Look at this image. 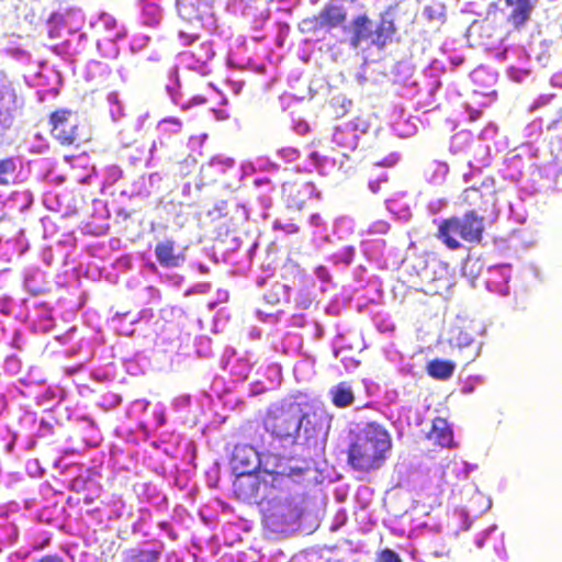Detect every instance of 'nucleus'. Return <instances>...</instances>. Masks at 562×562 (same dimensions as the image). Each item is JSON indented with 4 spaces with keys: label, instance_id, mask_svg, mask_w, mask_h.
I'll return each mask as SVG.
<instances>
[{
    "label": "nucleus",
    "instance_id": "f257e3e1",
    "mask_svg": "<svg viewBox=\"0 0 562 562\" xmlns=\"http://www.w3.org/2000/svg\"><path fill=\"white\" fill-rule=\"evenodd\" d=\"M392 448L389 431L375 422L368 423L347 450V462L352 470L369 473L380 469Z\"/></svg>",
    "mask_w": 562,
    "mask_h": 562
},
{
    "label": "nucleus",
    "instance_id": "f03ea898",
    "mask_svg": "<svg viewBox=\"0 0 562 562\" xmlns=\"http://www.w3.org/2000/svg\"><path fill=\"white\" fill-rule=\"evenodd\" d=\"M396 11L389 7L380 13L379 21L373 22L367 14L355 16L348 26L350 46L355 49L375 48L382 52L391 44L397 33Z\"/></svg>",
    "mask_w": 562,
    "mask_h": 562
},
{
    "label": "nucleus",
    "instance_id": "7ed1b4c3",
    "mask_svg": "<svg viewBox=\"0 0 562 562\" xmlns=\"http://www.w3.org/2000/svg\"><path fill=\"white\" fill-rule=\"evenodd\" d=\"M302 418L303 411L299 403L281 402L268 407L262 425L273 439L293 446L301 437Z\"/></svg>",
    "mask_w": 562,
    "mask_h": 562
},
{
    "label": "nucleus",
    "instance_id": "20e7f679",
    "mask_svg": "<svg viewBox=\"0 0 562 562\" xmlns=\"http://www.w3.org/2000/svg\"><path fill=\"white\" fill-rule=\"evenodd\" d=\"M484 232V217L475 211H468L460 216L443 220L438 225L437 237L450 250L462 247L458 238L479 244Z\"/></svg>",
    "mask_w": 562,
    "mask_h": 562
},
{
    "label": "nucleus",
    "instance_id": "39448f33",
    "mask_svg": "<svg viewBox=\"0 0 562 562\" xmlns=\"http://www.w3.org/2000/svg\"><path fill=\"white\" fill-rule=\"evenodd\" d=\"M291 473L260 470L255 473H237L233 482L235 496L243 502L268 498L273 490L282 487V483Z\"/></svg>",
    "mask_w": 562,
    "mask_h": 562
},
{
    "label": "nucleus",
    "instance_id": "423d86ee",
    "mask_svg": "<svg viewBox=\"0 0 562 562\" xmlns=\"http://www.w3.org/2000/svg\"><path fill=\"white\" fill-rule=\"evenodd\" d=\"M177 10L180 19L188 24V29L178 32L183 45H191L201 30L211 31L215 27V16L212 10L202 8L194 0H177Z\"/></svg>",
    "mask_w": 562,
    "mask_h": 562
},
{
    "label": "nucleus",
    "instance_id": "0eeeda50",
    "mask_svg": "<svg viewBox=\"0 0 562 562\" xmlns=\"http://www.w3.org/2000/svg\"><path fill=\"white\" fill-rule=\"evenodd\" d=\"M23 105L24 100L18 93L16 83L0 74V135L11 130Z\"/></svg>",
    "mask_w": 562,
    "mask_h": 562
},
{
    "label": "nucleus",
    "instance_id": "6e6552de",
    "mask_svg": "<svg viewBox=\"0 0 562 562\" xmlns=\"http://www.w3.org/2000/svg\"><path fill=\"white\" fill-rule=\"evenodd\" d=\"M255 166L251 162H245L240 167L235 166V160L229 157L215 156L207 164L201 167V171L205 177L216 180L220 175L232 173L233 180L224 181L229 190H236L240 187L241 181L255 172Z\"/></svg>",
    "mask_w": 562,
    "mask_h": 562
},
{
    "label": "nucleus",
    "instance_id": "1a4fd4ad",
    "mask_svg": "<svg viewBox=\"0 0 562 562\" xmlns=\"http://www.w3.org/2000/svg\"><path fill=\"white\" fill-rule=\"evenodd\" d=\"M370 124L362 117H355L350 121L341 122L334 128L331 142L347 150H356L361 139L368 134Z\"/></svg>",
    "mask_w": 562,
    "mask_h": 562
},
{
    "label": "nucleus",
    "instance_id": "9d476101",
    "mask_svg": "<svg viewBox=\"0 0 562 562\" xmlns=\"http://www.w3.org/2000/svg\"><path fill=\"white\" fill-rule=\"evenodd\" d=\"M214 55L211 42H202L191 49L178 54L177 65L201 76H207L212 71L211 64Z\"/></svg>",
    "mask_w": 562,
    "mask_h": 562
},
{
    "label": "nucleus",
    "instance_id": "9b49d317",
    "mask_svg": "<svg viewBox=\"0 0 562 562\" xmlns=\"http://www.w3.org/2000/svg\"><path fill=\"white\" fill-rule=\"evenodd\" d=\"M52 135L63 145H71L79 140L78 117L67 110H59L52 114Z\"/></svg>",
    "mask_w": 562,
    "mask_h": 562
},
{
    "label": "nucleus",
    "instance_id": "f8f14e48",
    "mask_svg": "<svg viewBox=\"0 0 562 562\" xmlns=\"http://www.w3.org/2000/svg\"><path fill=\"white\" fill-rule=\"evenodd\" d=\"M419 277L429 293L442 294L451 286L448 266L436 259L427 261Z\"/></svg>",
    "mask_w": 562,
    "mask_h": 562
},
{
    "label": "nucleus",
    "instance_id": "ddd939ff",
    "mask_svg": "<svg viewBox=\"0 0 562 562\" xmlns=\"http://www.w3.org/2000/svg\"><path fill=\"white\" fill-rule=\"evenodd\" d=\"M328 425L323 414L313 412H303L302 436L303 443L307 447H317L323 445L326 439Z\"/></svg>",
    "mask_w": 562,
    "mask_h": 562
},
{
    "label": "nucleus",
    "instance_id": "4468645a",
    "mask_svg": "<svg viewBox=\"0 0 562 562\" xmlns=\"http://www.w3.org/2000/svg\"><path fill=\"white\" fill-rule=\"evenodd\" d=\"M512 278V266L501 263L492 266L487 269L485 280L486 290L499 296L509 294V280Z\"/></svg>",
    "mask_w": 562,
    "mask_h": 562
},
{
    "label": "nucleus",
    "instance_id": "2eb2a0df",
    "mask_svg": "<svg viewBox=\"0 0 562 562\" xmlns=\"http://www.w3.org/2000/svg\"><path fill=\"white\" fill-rule=\"evenodd\" d=\"M157 262L165 269H176L186 262V255L176 247L175 240H159L154 249Z\"/></svg>",
    "mask_w": 562,
    "mask_h": 562
},
{
    "label": "nucleus",
    "instance_id": "dca6fc26",
    "mask_svg": "<svg viewBox=\"0 0 562 562\" xmlns=\"http://www.w3.org/2000/svg\"><path fill=\"white\" fill-rule=\"evenodd\" d=\"M505 8L507 10L506 19L507 22L515 29L524 26L531 16L535 9L531 0H504Z\"/></svg>",
    "mask_w": 562,
    "mask_h": 562
},
{
    "label": "nucleus",
    "instance_id": "f3484780",
    "mask_svg": "<svg viewBox=\"0 0 562 562\" xmlns=\"http://www.w3.org/2000/svg\"><path fill=\"white\" fill-rule=\"evenodd\" d=\"M15 318L21 322H50L52 319V310L49 305L45 302H33L30 305V301L27 299H23L20 301L19 313L15 314Z\"/></svg>",
    "mask_w": 562,
    "mask_h": 562
},
{
    "label": "nucleus",
    "instance_id": "a211bd4d",
    "mask_svg": "<svg viewBox=\"0 0 562 562\" xmlns=\"http://www.w3.org/2000/svg\"><path fill=\"white\" fill-rule=\"evenodd\" d=\"M308 158L317 171L323 176L329 175L331 169L335 167H337L338 171H340L345 177H348L353 170L352 166H346V161L349 160V156L347 154H342L340 159L337 160L336 158L322 156L318 151H311L308 154Z\"/></svg>",
    "mask_w": 562,
    "mask_h": 562
},
{
    "label": "nucleus",
    "instance_id": "6ab92c4d",
    "mask_svg": "<svg viewBox=\"0 0 562 562\" xmlns=\"http://www.w3.org/2000/svg\"><path fill=\"white\" fill-rule=\"evenodd\" d=\"M345 8L336 2L326 4L315 18V25L318 29L331 30L340 26L346 21Z\"/></svg>",
    "mask_w": 562,
    "mask_h": 562
},
{
    "label": "nucleus",
    "instance_id": "aec40b11",
    "mask_svg": "<svg viewBox=\"0 0 562 562\" xmlns=\"http://www.w3.org/2000/svg\"><path fill=\"white\" fill-rule=\"evenodd\" d=\"M232 462L237 473H256L259 467V457L250 447H236L233 452Z\"/></svg>",
    "mask_w": 562,
    "mask_h": 562
},
{
    "label": "nucleus",
    "instance_id": "412c9836",
    "mask_svg": "<svg viewBox=\"0 0 562 562\" xmlns=\"http://www.w3.org/2000/svg\"><path fill=\"white\" fill-rule=\"evenodd\" d=\"M85 22V14L80 8L67 7L60 8L54 12L49 18V23L61 24L68 29L69 32H77L80 30Z\"/></svg>",
    "mask_w": 562,
    "mask_h": 562
},
{
    "label": "nucleus",
    "instance_id": "4be33fe9",
    "mask_svg": "<svg viewBox=\"0 0 562 562\" xmlns=\"http://www.w3.org/2000/svg\"><path fill=\"white\" fill-rule=\"evenodd\" d=\"M182 128V123L180 120L176 117H166L159 121L157 124L158 139L153 140L149 147L150 159L154 158L155 153L159 147L166 146V140L170 138L172 135L180 133Z\"/></svg>",
    "mask_w": 562,
    "mask_h": 562
},
{
    "label": "nucleus",
    "instance_id": "5701e85b",
    "mask_svg": "<svg viewBox=\"0 0 562 562\" xmlns=\"http://www.w3.org/2000/svg\"><path fill=\"white\" fill-rule=\"evenodd\" d=\"M23 288L31 295L37 296L48 290L46 273L36 267H29L23 272Z\"/></svg>",
    "mask_w": 562,
    "mask_h": 562
},
{
    "label": "nucleus",
    "instance_id": "b1692460",
    "mask_svg": "<svg viewBox=\"0 0 562 562\" xmlns=\"http://www.w3.org/2000/svg\"><path fill=\"white\" fill-rule=\"evenodd\" d=\"M162 177L158 172H153L148 176H139L132 184L131 195L148 196L151 192L156 191Z\"/></svg>",
    "mask_w": 562,
    "mask_h": 562
},
{
    "label": "nucleus",
    "instance_id": "393cba45",
    "mask_svg": "<svg viewBox=\"0 0 562 562\" xmlns=\"http://www.w3.org/2000/svg\"><path fill=\"white\" fill-rule=\"evenodd\" d=\"M162 20V9L158 0H140V21L144 25L155 27Z\"/></svg>",
    "mask_w": 562,
    "mask_h": 562
},
{
    "label": "nucleus",
    "instance_id": "a878e982",
    "mask_svg": "<svg viewBox=\"0 0 562 562\" xmlns=\"http://www.w3.org/2000/svg\"><path fill=\"white\" fill-rule=\"evenodd\" d=\"M447 341L451 349L472 348L480 351L482 348L480 341H475L469 333L458 327L449 330Z\"/></svg>",
    "mask_w": 562,
    "mask_h": 562
},
{
    "label": "nucleus",
    "instance_id": "bb28decb",
    "mask_svg": "<svg viewBox=\"0 0 562 562\" xmlns=\"http://www.w3.org/2000/svg\"><path fill=\"white\" fill-rule=\"evenodd\" d=\"M456 363L451 360L434 359L426 366V372L436 380L445 381L452 376Z\"/></svg>",
    "mask_w": 562,
    "mask_h": 562
},
{
    "label": "nucleus",
    "instance_id": "cd10ccee",
    "mask_svg": "<svg viewBox=\"0 0 562 562\" xmlns=\"http://www.w3.org/2000/svg\"><path fill=\"white\" fill-rule=\"evenodd\" d=\"M429 438L442 448L451 447L453 441L452 430L448 427L446 420L441 418L434 420Z\"/></svg>",
    "mask_w": 562,
    "mask_h": 562
},
{
    "label": "nucleus",
    "instance_id": "c85d7f7f",
    "mask_svg": "<svg viewBox=\"0 0 562 562\" xmlns=\"http://www.w3.org/2000/svg\"><path fill=\"white\" fill-rule=\"evenodd\" d=\"M179 65H175L168 72L167 83H166V92L169 95L172 103L179 106H186L182 102V95L181 92V81L179 76L180 70Z\"/></svg>",
    "mask_w": 562,
    "mask_h": 562
},
{
    "label": "nucleus",
    "instance_id": "c756f323",
    "mask_svg": "<svg viewBox=\"0 0 562 562\" xmlns=\"http://www.w3.org/2000/svg\"><path fill=\"white\" fill-rule=\"evenodd\" d=\"M285 191H289V199L292 195V201L289 200L291 206H295L297 209H302L306 199H311L315 192V187L311 182H303L300 184H290L288 188H284Z\"/></svg>",
    "mask_w": 562,
    "mask_h": 562
},
{
    "label": "nucleus",
    "instance_id": "7c9ffc66",
    "mask_svg": "<svg viewBox=\"0 0 562 562\" xmlns=\"http://www.w3.org/2000/svg\"><path fill=\"white\" fill-rule=\"evenodd\" d=\"M160 549L132 548L124 553L122 562H159Z\"/></svg>",
    "mask_w": 562,
    "mask_h": 562
},
{
    "label": "nucleus",
    "instance_id": "2f4dec72",
    "mask_svg": "<svg viewBox=\"0 0 562 562\" xmlns=\"http://www.w3.org/2000/svg\"><path fill=\"white\" fill-rule=\"evenodd\" d=\"M356 231V221L349 215H341L333 223V234L340 240L349 239Z\"/></svg>",
    "mask_w": 562,
    "mask_h": 562
},
{
    "label": "nucleus",
    "instance_id": "473e14b6",
    "mask_svg": "<svg viewBox=\"0 0 562 562\" xmlns=\"http://www.w3.org/2000/svg\"><path fill=\"white\" fill-rule=\"evenodd\" d=\"M110 75V69L106 64L90 60L85 70V79L88 82H93L95 85L102 83Z\"/></svg>",
    "mask_w": 562,
    "mask_h": 562
},
{
    "label": "nucleus",
    "instance_id": "72a5a7b5",
    "mask_svg": "<svg viewBox=\"0 0 562 562\" xmlns=\"http://www.w3.org/2000/svg\"><path fill=\"white\" fill-rule=\"evenodd\" d=\"M331 403L338 408L350 406L355 402V394L348 385L339 383L330 390Z\"/></svg>",
    "mask_w": 562,
    "mask_h": 562
},
{
    "label": "nucleus",
    "instance_id": "f704fd0d",
    "mask_svg": "<svg viewBox=\"0 0 562 562\" xmlns=\"http://www.w3.org/2000/svg\"><path fill=\"white\" fill-rule=\"evenodd\" d=\"M418 122L417 117L408 116L405 119L401 115L392 123V128L398 137L407 138L417 133Z\"/></svg>",
    "mask_w": 562,
    "mask_h": 562
},
{
    "label": "nucleus",
    "instance_id": "c9c22d12",
    "mask_svg": "<svg viewBox=\"0 0 562 562\" xmlns=\"http://www.w3.org/2000/svg\"><path fill=\"white\" fill-rule=\"evenodd\" d=\"M254 186L259 191L257 199L262 210H269L272 206V198L270 194L274 190L272 182L267 177L256 178L254 180Z\"/></svg>",
    "mask_w": 562,
    "mask_h": 562
},
{
    "label": "nucleus",
    "instance_id": "e433bc0d",
    "mask_svg": "<svg viewBox=\"0 0 562 562\" xmlns=\"http://www.w3.org/2000/svg\"><path fill=\"white\" fill-rule=\"evenodd\" d=\"M290 291H291V288L289 285L280 283V282H276L271 286L269 292H267L265 294V300L269 304H277V303H280L281 301L289 302L290 301Z\"/></svg>",
    "mask_w": 562,
    "mask_h": 562
},
{
    "label": "nucleus",
    "instance_id": "4c0bfd02",
    "mask_svg": "<svg viewBox=\"0 0 562 562\" xmlns=\"http://www.w3.org/2000/svg\"><path fill=\"white\" fill-rule=\"evenodd\" d=\"M356 257V248L353 246H345L329 257V261L335 266L344 268L349 267Z\"/></svg>",
    "mask_w": 562,
    "mask_h": 562
},
{
    "label": "nucleus",
    "instance_id": "58836bf2",
    "mask_svg": "<svg viewBox=\"0 0 562 562\" xmlns=\"http://www.w3.org/2000/svg\"><path fill=\"white\" fill-rule=\"evenodd\" d=\"M120 41H114L109 37H98L97 47L99 52L106 58H116L120 53Z\"/></svg>",
    "mask_w": 562,
    "mask_h": 562
},
{
    "label": "nucleus",
    "instance_id": "ea45409f",
    "mask_svg": "<svg viewBox=\"0 0 562 562\" xmlns=\"http://www.w3.org/2000/svg\"><path fill=\"white\" fill-rule=\"evenodd\" d=\"M106 101L109 104V112L113 122L120 121L124 115V104L120 99L117 92L112 91L108 94Z\"/></svg>",
    "mask_w": 562,
    "mask_h": 562
},
{
    "label": "nucleus",
    "instance_id": "a19ab883",
    "mask_svg": "<svg viewBox=\"0 0 562 562\" xmlns=\"http://www.w3.org/2000/svg\"><path fill=\"white\" fill-rule=\"evenodd\" d=\"M16 161L13 158L0 160V184H9L15 179Z\"/></svg>",
    "mask_w": 562,
    "mask_h": 562
},
{
    "label": "nucleus",
    "instance_id": "79ce46f5",
    "mask_svg": "<svg viewBox=\"0 0 562 562\" xmlns=\"http://www.w3.org/2000/svg\"><path fill=\"white\" fill-rule=\"evenodd\" d=\"M116 26H119L116 20L104 12L95 21H90V27L94 31L95 35L108 32Z\"/></svg>",
    "mask_w": 562,
    "mask_h": 562
},
{
    "label": "nucleus",
    "instance_id": "37998d69",
    "mask_svg": "<svg viewBox=\"0 0 562 562\" xmlns=\"http://www.w3.org/2000/svg\"><path fill=\"white\" fill-rule=\"evenodd\" d=\"M259 3H262V0H248L245 13H243V18L254 23H258L265 20V10L259 8Z\"/></svg>",
    "mask_w": 562,
    "mask_h": 562
},
{
    "label": "nucleus",
    "instance_id": "c03bdc74",
    "mask_svg": "<svg viewBox=\"0 0 562 562\" xmlns=\"http://www.w3.org/2000/svg\"><path fill=\"white\" fill-rule=\"evenodd\" d=\"M441 70V64L438 60H434L428 68L425 70V76L432 79L431 82H429L428 88V94L429 98H434L436 91L440 88L441 82L438 80L437 76L438 72Z\"/></svg>",
    "mask_w": 562,
    "mask_h": 562
},
{
    "label": "nucleus",
    "instance_id": "a18cd8bd",
    "mask_svg": "<svg viewBox=\"0 0 562 562\" xmlns=\"http://www.w3.org/2000/svg\"><path fill=\"white\" fill-rule=\"evenodd\" d=\"M347 304V297L342 295H335L325 306V314L334 317L339 316Z\"/></svg>",
    "mask_w": 562,
    "mask_h": 562
},
{
    "label": "nucleus",
    "instance_id": "49530a36",
    "mask_svg": "<svg viewBox=\"0 0 562 562\" xmlns=\"http://www.w3.org/2000/svg\"><path fill=\"white\" fill-rule=\"evenodd\" d=\"M314 300L315 295L313 294V292L307 288H302L299 290L294 299V303L299 310H307L311 307Z\"/></svg>",
    "mask_w": 562,
    "mask_h": 562
},
{
    "label": "nucleus",
    "instance_id": "de8ad7c7",
    "mask_svg": "<svg viewBox=\"0 0 562 562\" xmlns=\"http://www.w3.org/2000/svg\"><path fill=\"white\" fill-rule=\"evenodd\" d=\"M122 176H123V171L119 166H116V165L109 166L104 170L103 184L104 186H113L122 178Z\"/></svg>",
    "mask_w": 562,
    "mask_h": 562
},
{
    "label": "nucleus",
    "instance_id": "09e8293b",
    "mask_svg": "<svg viewBox=\"0 0 562 562\" xmlns=\"http://www.w3.org/2000/svg\"><path fill=\"white\" fill-rule=\"evenodd\" d=\"M315 277L322 282L321 292H326L331 285V274L325 266H318L314 270Z\"/></svg>",
    "mask_w": 562,
    "mask_h": 562
},
{
    "label": "nucleus",
    "instance_id": "8fccbe9b",
    "mask_svg": "<svg viewBox=\"0 0 562 562\" xmlns=\"http://www.w3.org/2000/svg\"><path fill=\"white\" fill-rule=\"evenodd\" d=\"M19 313V308L13 302L11 296H2L0 297V314L3 316H13L15 318V314Z\"/></svg>",
    "mask_w": 562,
    "mask_h": 562
},
{
    "label": "nucleus",
    "instance_id": "3c124183",
    "mask_svg": "<svg viewBox=\"0 0 562 562\" xmlns=\"http://www.w3.org/2000/svg\"><path fill=\"white\" fill-rule=\"evenodd\" d=\"M542 133V120L537 119L526 125L524 135L528 139H533L540 136Z\"/></svg>",
    "mask_w": 562,
    "mask_h": 562
},
{
    "label": "nucleus",
    "instance_id": "603ef678",
    "mask_svg": "<svg viewBox=\"0 0 562 562\" xmlns=\"http://www.w3.org/2000/svg\"><path fill=\"white\" fill-rule=\"evenodd\" d=\"M247 1L248 0H227L226 10L234 15L243 16V13H245L246 10Z\"/></svg>",
    "mask_w": 562,
    "mask_h": 562
},
{
    "label": "nucleus",
    "instance_id": "864d4df0",
    "mask_svg": "<svg viewBox=\"0 0 562 562\" xmlns=\"http://www.w3.org/2000/svg\"><path fill=\"white\" fill-rule=\"evenodd\" d=\"M98 37H109L114 41H123L126 37V30L124 26L119 25L116 27L111 29L108 32H103L97 35Z\"/></svg>",
    "mask_w": 562,
    "mask_h": 562
},
{
    "label": "nucleus",
    "instance_id": "5fc2aeb1",
    "mask_svg": "<svg viewBox=\"0 0 562 562\" xmlns=\"http://www.w3.org/2000/svg\"><path fill=\"white\" fill-rule=\"evenodd\" d=\"M389 229H390V224L386 221L379 220V221L373 222L369 226L367 233L369 235H375V234L384 235L389 232Z\"/></svg>",
    "mask_w": 562,
    "mask_h": 562
},
{
    "label": "nucleus",
    "instance_id": "6e6d98bb",
    "mask_svg": "<svg viewBox=\"0 0 562 562\" xmlns=\"http://www.w3.org/2000/svg\"><path fill=\"white\" fill-rule=\"evenodd\" d=\"M278 156L286 162H292L300 157V153L294 147H283L278 150Z\"/></svg>",
    "mask_w": 562,
    "mask_h": 562
},
{
    "label": "nucleus",
    "instance_id": "4d7b16f0",
    "mask_svg": "<svg viewBox=\"0 0 562 562\" xmlns=\"http://www.w3.org/2000/svg\"><path fill=\"white\" fill-rule=\"evenodd\" d=\"M435 167H436V169L431 177V181L435 183H439V182L443 181V179L446 178V176L449 171V167L445 162H436Z\"/></svg>",
    "mask_w": 562,
    "mask_h": 562
},
{
    "label": "nucleus",
    "instance_id": "13d9d810",
    "mask_svg": "<svg viewBox=\"0 0 562 562\" xmlns=\"http://www.w3.org/2000/svg\"><path fill=\"white\" fill-rule=\"evenodd\" d=\"M379 562H402L398 554L392 549H383L378 558Z\"/></svg>",
    "mask_w": 562,
    "mask_h": 562
},
{
    "label": "nucleus",
    "instance_id": "bf43d9fd",
    "mask_svg": "<svg viewBox=\"0 0 562 562\" xmlns=\"http://www.w3.org/2000/svg\"><path fill=\"white\" fill-rule=\"evenodd\" d=\"M273 227L274 229L283 231L286 234H295L300 231L299 226L292 222L282 223L281 221H276Z\"/></svg>",
    "mask_w": 562,
    "mask_h": 562
},
{
    "label": "nucleus",
    "instance_id": "052dcab7",
    "mask_svg": "<svg viewBox=\"0 0 562 562\" xmlns=\"http://www.w3.org/2000/svg\"><path fill=\"white\" fill-rule=\"evenodd\" d=\"M554 98V94H541L539 95L533 103L530 105V111H536L540 109L541 106H544L551 102V100Z\"/></svg>",
    "mask_w": 562,
    "mask_h": 562
},
{
    "label": "nucleus",
    "instance_id": "680f3d73",
    "mask_svg": "<svg viewBox=\"0 0 562 562\" xmlns=\"http://www.w3.org/2000/svg\"><path fill=\"white\" fill-rule=\"evenodd\" d=\"M149 37L147 35L134 36L131 42V49L133 52L140 50L147 45Z\"/></svg>",
    "mask_w": 562,
    "mask_h": 562
},
{
    "label": "nucleus",
    "instance_id": "e2e57ef3",
    "mask_svg": "<svg viewBox=\"0 0 562 562\" xmlns=\"http://www.w3.org/2000/svg\"><path fill=\"white\" fill-rule=\"evenodd\" d=\"M375 326L381 333H391L394 330V324L389 318L375 319Z\"/></svg>",
    "mask_w": 562,
    "mask_h": 562
},
{
    "label": "nucleus",
    "instance_id": "0e129e2a",
    "mask_svg": "<svg viewBox=\"0 0 562 562\" xmlns=\"http://www.w3.org/2000/svg\"><path fill=\"white\" fill-rule=\"evenodd\" d=\"M159 279L161 282H169L172 285L179 286L181 285L183 278L179 274H169V273H159Z\"/></svg>",
    "mask_w": 562,
    "mask_h": 562
},
{
    "label": "nucleus",
    "instance_id": "69168bd1",
    "mask_svg": "<svg viewBox=\"0 0 562 562\" xmlns=\"http://www.w3.org/2000/svg\"><path fill=\"white\" fill-rule=\"evenodd\" d=\"M182 102L186 106H181L182 110H188L194 105H201L205 102V98L201 95H194L189 98L188 100L184 99V95H182Z\"/></svg>",
    "mask_w": 562,
    "mask_h": 562
},
{
    "label": "nucleus",
    "instance_id": "338daca9",
    "mask_svg": "<svg viewBox=\"0 0 562 562\" xmlns=\"http://www.w3.org/2000/svg\"><path fill=\"white\" fill-rule=\"evenodd\" d=\"M209 290H210L209 283H198V284L191 286L189 290H187L184 295L189 296L192 294H202V293H206Z\"/></svg>",
    "mask_w": 562,
    "mask_h": 562
},
{
    "label": "nucleus",
    "instance_id": "774afa93",
    "mask_svg": "<svg viewBox=\"0 0 562 562\" xmlns=\"http://www.w3.org/2000/svg\"><path fill=\"white\" fill-rule=\"evenodd\" d=\"M497 126L494 123H488L481 132L482 139H491L496 135Z\"/></svg>",
    "mask_w": 562,
    "mask_h": 562
}]
</instances>
